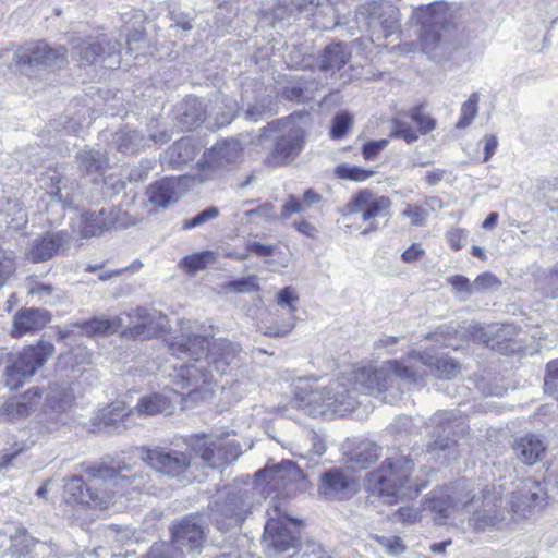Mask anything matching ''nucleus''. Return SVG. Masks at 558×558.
Returning a JSON list of instances; mask_svg holds the SVG:
<instances>
[{"label":"nucleus","instance_id":"obj_34","mask_svg":"<svg viewBox=\"0 0 558 558\" xmlns=\"http://www.w3.org/2000/svg\"><path fill=\"white\" fill-rule=\"evenodd\" d=\"M106 230H110L107 210L101 209L98 213L83 214L81 233L84 238L100 235Z\"/></svg>","mask_w":558,"mask_h":558},{"label":"nucleus","instance_id":"obj_52","mask_svg":"<svg viewBox=\"0 0 558 558\" xmlns=\"http://www.w3.org/2000/svg\"><path fill=\"white\" fill-rule=\"evenodd\" d=\"M412 119L421 134H427L436 128V120L425 114L421 107L412 108Z\"/></svg>","mask_w":558,"mask_h":558},{"label":"nucleus","instance_id":"obj_57","mask_svg":"<svg viewBox=\"0 0 558 558\" xmlns=\"http://www.w3.org/2000/svg\"><path fill=\"white\" fill-rule=\"evenodd\" d=\"M304 205L301 199L294 195H290L281 207L278 220H287L294 214L303 213Z\"/></svg>","mask_w":558,"mask_h":558},{"label":"nucleus","instance_id":"obj_25","mask_svg":"<svg viewBox=\"0 0 558 558\" xmlns=\"http://www.w3.org/2000/svg\"><path fill=\"white\" fill-rule=\"evenodd\" d=\"M64 490L65 494L69 495V499L73 502L95 505L101 508H106L116 494V492H112V496H100L96 487L84 485L81 476H72L69 478L64 484Z\"/></svg>","mask_w":558,"mask_h":558},{"label":"nucleus","instance_id":"obj_17","mask_svg":"<svg viewBox=\"0 0 558 558\" xmlns=\"http://www.w3.org/2000/svg\"><path fill=\"white\" fill-rule=\"evenodd\" d=\"M517 329L511 324L492 327L486 331L483 327H473L472 337L482 341L486 347L502 355H512L520 350V344L514 340Z\"/></svg>","mask_w":558,"mask_h":558},{"label":"nucleus","instance_id":"obj_3","mask_svg":"<svg viewBox=\"0 0 558 558\" xmlns=\"http://www.w3.org/2000/svg\"><path fill=\"white\" fill-rule=\"evenodd\" d=\"M307 126V113L300 111L260 128L259 140L272 142V149L265 162L270 167L292 163L305 146Z\"/></svg>","mask_w":558,"mask_h":558},{"label":"nucleus","instance_id":"obj_24","mask_svg":"<svg viewBox=\"0 0 558 558\" xmlns=\"http://www.w3.org/2000/svg\"><path fill=\"white\" fill-rule=\"evenodd\" d=\"M512 450L519 462L532 466L544 459L547 445L541 436L526 434L513 440Z\"/></svg>","mask_w":558,"mask_h":558},{"label":"nucleus","instance_id":"obj_28","mask_svg":"<svg viewBox=\"0 0 558 558\" xmlns=\"http://www.w3.org/2000/svg\"><path fill=\"white\" fill-rule=\"evenodd\" d=\"M174 409V402L169 396L155 392L142 397L134 410L138 415L153 416L158 414L171 415Z\"/></svg>","mask_w":558,"mask_h":558},{"label":"nucleus","instance_id":"obj_1","mask_svg":"<svg viewBox=\"0 0 558 558\" xmlns=\"http://www.w3.org/2000/svg\"><path fill=\"white\" fill-rule=\"evenodd\" d=\"M413 376L410 365L391 360L375 371L363 367L343 373L323 388L300 380L302 385L295 387L293 407L314 417L328 412L343 416L361 403L363 393L379 396L384 402L393 403L401 396L396 387L397 379H412Z\"/></svg>","mask_w":558,"mask_h":558},{"label":"nucleus","instance_id":"obj_23","mask_svg":"<svg viewBox=\"0 0 558 558\" xmlns=\"http://www.w3.org/2000/svg\"><path fill=\"white\" fill-rule=\"evenodd\" d=\"M51 320L47 310L26 307L19 310L12 319L11 336L23 337L43 329Z\"/></svg>","mask_w":558,"mask_h":558},{"label":"nucleus","instance_id":"obj_15","mask_svg":"<svg viewBox=\"0 0 558 558\" xmlns=\"http://www.w3.org/2000/svg\"><path fill=\"white\" fill-rule=\"evenodd\" d=\"M391 206V201L387 196H374L368 190H362L348 203L350 214H361L363 221H369V227L362 231V234L374 232L378 229L373 221L377 217L385 216Z\"/></svg>","mask_w":558,"mask_h":558},{"label":"nucleus","instance_id":"obj_60","mask_svg":"<svg viewBox=\"0 0 558 558\" xmlns=\"http://www.w3.org/2000/svg\"><path fill=\"white\" fill-rule=\"evenodd\" d=\"M245 216H258L266 221L278 220V215L276 214L275 206L271 203H264L254 209L246 210Z\"/></svg>","mask_w":558,"mask_h":558},{"label":"nucleus","instance_id":"obj_27","mask_svg":"<svg viewBox=\"0 0 558 558\" xmlns=\"http://www.w3.org/2000/svg\"><path fill=\"white\" fill-rule=\"evenodd\" d=\"M183 195L181 178H166L157 181L147 191L148 201L157 207L167 208Z\"/></svg>","mask_w":558,"mask_h":558},{"label":"nucleus","instance_id":"obj_62","mask_svg":"<svg viewBox=\"0 0 558 558\" xmlns=\"http://www.w3.org/2000/svg\"><path fill=\"white\" fill-rule=\"evenodd\" d=\"M448 282L452 286L457 293H462L464 296H469L474 293L472 282L462 275H454L449 277Z\"/></svg>","mask_w":558,"mask_h":558},{"label":"nucleus","instance_id":"obj_47","mask_svg":"<svg viewBox=\"0 0 558 558\" xmlns=\"http://www.w3.org/2000/svg\"><path fill=\"white\" fill-rule=\"evenodd\" d=\"M353 118L349 112H340L332 120L330 136L333 140L342 138L351 128Z\"/></svg>","mask_w":558,"mask_h":558},{"label":"nucleus","instance_id":"obj_6","mask_svg":"<svg viewBox=\"0 0 558 558\" xmlns=\"http://www.w3.org/2000/svg\"><path fill=\"white\" fill-rule=\"evenodd\" d=\"M258 495L255 487H229L214 501L210 508L211 520L222 532L239 527L255 509L259 501Z\"/></svg>","mask_w":558,"mask_h":558},{"label":"nucleus","instance_id":"obj_46","mask_svg":"<svg viewBox=\"0 0 558 558\" xmlns=\"http://www.w3.org/2000/svg\"><path fill=\"white\" fill-rule=\"evenodd\" d=\"M500 286L501 282L499 279L490 272H484L477 276L472 282L474 293L494 292L497 291Z\"/></svg>","mask_w":558,"mask_h":558},{"label":"nucleus","instance_id":"obj_39","mask_svg":"<svg viewBox=\"0 0 558 558\" xmlns=\"http://www.w3.org/2000/svg\"><path fill=\"white\" fill-rule=\"evenodd\" d=\"M132 414V410L125 411L124 407L114 404L108 413L102 414V423L108 432L121 433L126 429L125 420Z\"/></svg>","mask_w":558,"mask_h":558},{"label":"nucleus","instance_id":"obj_4","mask_svg":"<svg viewBox=\"0 0 558 558\" xmlns=\"http://www.w3.org/2000/svg\"><path fill=\"white\" fill-rule=\"evenodd\" d=\"M413 469L414 462L410 454L392 450L380 468L369 475L371 489L383 497L387 504H395L402 498H411L420 492L410 478Z\"/></svg>","mask_w":558,"mask_h":558},{"label":"nucleus","instance_id":"obj_56","mask_svg":"<svg viewBox=\"0 0 558 558\" xmlns=\"http://www.w3.org/2000/svg\"><path fill=\"white\" fill-rule=\"evenodd\" d=\"M219 215V210L217 207H208L205 210L197 214L195 217L187 219L183 222L182 228L187 230L192 228L199 227L204 225L205 222L217 218Z\"/></svg>","mask_w":558,"mask_h":558},{"label":"nucleus","instance_id":"obj_19","mask_svg":"<svg viewBox=\"0 0 558 558\" xmlns=\"http://www.w3.org/2000/svg\"><path fill=\"white\" fill-rule=\"evenodd\" d=\"M398 361L410 365V367L414 371V376L412 379H404L408 383H416L417 380L418 368L415 366V363L417 362L427 367L434 368L436 375L440 378H454L461 371L460 364L453 359L446 356L438 357L433 355L429 351L412 352L408 355L407 359Z\"/></svg>","mask_w":558,"mask_h":558},{"label":"nucleus","instance_id":"obj_22","mask_svg":"<svg viewBox=\"0 0 558 558\" xmlns=\"http://www.w3.org/2000/svg\"><path fill=\"white\" fill-rule=\"evenodd\" d=\"M546 493L541 484L532 478L522 480L511 495V509L514 513L526 517L536 508H542Z\"/></svg>","mask_w":558,"mask_h":558},{"label":"nucleus","instance_id":"obj_8","mask_svg":"<svg viewBox=\"0 0 558 558\" xmlns=\"http://www.w3.org/2000/svg\"><path fill=\"white\" fill-rule=\"evenodd\" d=\"M73 57L80 65L100 64L107 69H116L121 62V44L101 34L96 37L72 38Z\"/></svg>","mask_w":558,"mask_h":558},{"label":"nucleus","instance_id":"obj_41","mask_svg":"<svg viewBox=\"0 0 558 558\" xmlns=\"http://www.w3.org/2000/svg\"><path fill=\"white\" fill-rule=\"evenodd\" d=\"M478 101L480 95L475 92L462 104L460 118L456 124L458 129L468 128L473 122L478 111Z\"/></svg>","mask_w":558,"mask_h":558},{"label":"nucleus","instance_id":"obj_35","mask_svg":"<svg viewBox=\"0 0 558 558\" xmlns=\"http://www.w3.org/2000/svg\"><path fill=\"white\" fill-rule=\"evenodd\" d=\"M350 53L341 43L327 46L320 56V68L325 71L339 70L349 60Z\"/></svg>","mask_w":558,"mask_h":558},{"label":"nucleus","instance_id":"obj_42","mask_svg":"<svg viewBox=\"0 0 558 558\" xmlns=\"http://www.w3.org/2000/svg\"><path fill=\"white\" fill-rule=\"evenodd\" d=\"M120 326L119 318L106 319V318H93L84 322L81 327L86 333H105L114 332Z\"/></svg>","mask_w":558,"mask_h":558},{"label":"nucleus","instance_id":"obj_54","mask_svg":"<svg viewBox=\"0 0 558 558\" xmlns=\"http://www.w3.org/2000/svg\"><path fill=\"white\" fill-rule=\"evenodd\" d=\"M283 98L295 102H305L313 98V92L300 85L286 86L282 92Z\"/></svg>","mask_w":558,"mask_h":558},{"label":"nucleus","instance_id":"obj_20","mask_svg":"<svg viewBox=\"0 0 558 558\" xmlns=\"http://www.w3.org/2000/svg\"><path fill=\"white\" fill-rule=\"evenodd\" d=\"M458 426L457 416L453 411H438L427 424L428 434L432 440L427 444V451L446 450L456 444L450 436L453 428Z\"/></svg>","mask_w":558,"mask_h":558},{"label":"nucleus","instance_id":"obj_36","mask_svg":"<svg viewBox=\"0 0 558 558\" xmlns=\"http://www.w3.org/2000/svg\"><path fill=\"white\" fill-rule=\"evenodd\" d=\"M413 124L415 122L412 119V109L408 112L399 113L392 120V136L403 138L408 144L417 141L418 135Z\"/></svg>","mask_w":558,"mask_h":558},{"label":"nucleus","instance_id":"obj_26","mask_svg":"<svg viewBox=\"0 0 558 558\" xmlns=\"http://www.w3.org/2000/svg\"><path fill=\"white\" fill-rule=\"evenodd\" d=\"M65 243L62 233H46L36 238L27 248L25 257L29 263H44L52 258Z\"/></svg>","mask_w":558,"mask_h":558},{"label":"nucleus","instance_id":"obj_59","mask_svg":"<svg viewBox=\"0 0 558 558\" xmlns=\"http://www.w3.org/2000/svg\"><path fill=\"white\" fill-rule=\"evenodd\" d=\"M546 371L547 374L544 381L545 391L556 395L558 399V361L548 363Z\"/></svg>","mask_w":558,"mask_h":558},{"label":"nucleus","instance_id":"obj_13","mask_svg":"<svg viewBox=\"0 0 558 558\" xmlns=\"http://www.w3.org/2000/svg\"><path fill=\"white\" fill-rule=\"evenodd\" d=\"M354 21L357 31L373 29L380 26L385 37H388L396 34L400 28V12L397 7L388 1H373L356 9Z\"/></svg>","mask_w":558,"mask_h":558},{"label":"nucleus","instance_id":"obj_31","mask_svg":"<svg viewBox=\"0 0 558 558\" xmlns=\"http://www.w3.org/2000/svg\"><path fill=\"white\" fill-rule=\"evenodd\" d=\"M206 118V107L197 97H186L179 108L178 119L185 130H192Z\"/></svg>","mask_w":558,"mask_h":558},{"label":"nucleus","instance_id":"obj_38","mask_svg":"<svg viewBox=\"0 0 558 558\" xmlns=\"http://www.w3.org/2000/svg\"><path fill=\"white\" fill-rule=\"evenodd\" d=\"M240 153V143L235 140H227L217 143L210 151L211 159L219 166L235 161Z\"/></svg>","mask_w":558,"mask_h":558},{"label":"nucleus","instance_id":"obj_45","mask_svg":"<svg viewBox=\"0 0 558 558\" xmlns=\"http://www.w3.org/2000/svg\"><path fill=\"white\" fill-rule=\"evenodd\" d=\"M372 538L384 549L389 556H398L405 551L407 547L399 536H381L373 535Z\"/></svg>","mask_w":558,"mask_h":558},{"label":"nucleus","instance_id":"obj_63","mask_svg":"<svg viewBox=\"0 0 558 558\" xmlns=\"http://www.w3.org/2000/svg\"><path fill=\"white\" fill-rule=\"evenodd\" d=\"M402 215L409 219H411L412 225L414 226H424L426 222L427 210L423 209L417 205H407L405 209L402 211Z\"/></svg>","mask_w":558,"mask_h":558},{"label":"nucleus","instance_id":"obj_7","mask_svg":"<svg viewBox=\"0 0 558 558\" xmlns=\"http://www.w3.org/2000/svg\"><path fill=\"white\" fill-rule=\"evenodd\" d=\"M66 52L63 46L52 48L45 41H35L20 47L14 52L13 61L22 74L37 77L63 66L66 63Z\"/></svg>","mask_w":558,"mask_h":558},{"label":"nucleus","instance_id":"obj_9","mask_svg":"<svg viewBox=\"0 0 558 558\" xmlns=\"http://www.w3.org/2000/svg\"><path fill=\"white\" fill-rule=\"evenodd\" d=\"M54 352V347L49 341L40 340L35 345L25 348L16 359L7 366L4 372V385L15 390L35 375L46 361Z\"/></svg>","mask_w":558,"mask_h":558},{"label":"nucleus","instance_id":"obj_53","mask_svg":"<svg viewBox=\"0 0 558 558\" xmlns=\"http://www.w3.org/2000/svg\"><path fill=\"white\" fill-rule=\"evenodd\" d=\"M49 179L52 185L54 186V190L50 192V195L61 203L72 202L71 194L69 192L63 193V190L65 189L66 179L56 171L50 175Z\"/></svg>","mask_w":558,"mask_h":558},{"label":"nucleus","instance_id":"obj_10","mask_svg":"<svg viewBox=\"0 0 558 558\" xmlns=\"http://www.w3.org/2000/svg\"><path fill=\"white\" fill-rule=\"evenodd\" d=\"M143 460L156 472L179 482H191L195 478V462L191 453L172 448L156 447L146 449Z\"/></svg>","mask_w":558,"mask_h":558},{"label":"nucleus","instance_id":"obj_12","mask_svg":"<svg viewBox=\"0 0 558 558\" xmlns=\"http://www.w3.org/2000/svg\"><path fill=\"white\" fill-rule=\"evenodd\" d=\"M268 520L265 524L264 545L267 550H272L275 555L295 549L300 545V535L290 530L289 525L298 529L294 519L287 515L281 506L274 505L267 510Z\"/></svg>","mask_w":558,"mask_h":558},{"label":"nucleus","instance_id":"obj_5","mask_svg":"<svg viewBox=\"0 0 558 558\" xmlns=\"http://www.w3.org/2000/svg\"><path fill=\"white\" fill-rule=\"evenodd\" d=\"M448 11L447 3L437 2L417 8L412 15V20L421 26L418 37L422 50L434 59H440L451 50Z\"/></svg>","mask_w":558,"mask_h":558},{"label":"nucleus","instance_id":"obj_51","mask_svg":"<svg viewBox=\"0 0 558 558\" xmlns=\"http://www.w3.org/2000/svg\"><path fill=\"white\" fill-rule=\"evenodd\" d=\"M0 414L9 418H21L28 415L26 405L21 401L20 397L9 399L1 408Z\"/></svg>","mask_w":558,"mask_h":558},{"label":"nucleus","instance_id":"obj_64","mask_svg":"<svg viewBox=\"0 0 558 558\" xmlns=\"http://www.w3.org/2000/svg\"><path fill=\"white\" fill-rule=\"evenodd\" d=\"M391 429L397 434H414L417 433V426L413 423L411 416L401 415L398 416L391 424Z\"/></svg>","mask_w":558,"mask_h":558},{"label":"nucleus","instance_id":"obj_61","mask_svg":"<svg viewBox=\"0 0 558 558\" xmlns=\"http://www.w3.org/2000/svg\"><path fill=\"white\" fill-rule=\"evenodd\" d=\"M155 160L142 159L140 165L132 168L129 178L133 181H143L147 178L148 173L154 169Z\"/></svg>","mask_w":558,"mask_h":558},{"label":"nucleus","instance_id":"obj_48","mask_svg":"<svg viewBox=\"0 0 558 558\" xmlns=\"http://www.w3.org/2000/svg\"><path fill=\"white\" fill-rule=\"evenodd\" d=\"M210 259H213V253L209 251H205L185 256L182 259V265L189 271L195 272L206 268Z\"/></svg>","mask_w":558,"mask_h":558},{"label":"nucleus","instance_id":"obj_37","mask_svg":"<svg viewBox=\"0 0 558 558\" xmlns=\"http://www.w3.org/2000/svg\"><path fill=\"white\" fill-rule=\"evenodd\" d=\"M380 447L371 441H364L351 453L350 461L360 469H366L376 462L380 456Z\"/></svg>","mask_w":558,"mask_h":558},{"label":"nucleus","instance_id":"obj_21","mask_svg":"<svg viewBox=\"0 0 558 558\" xmlns=\"http://www.w3.org/2000/svg\"><path fill=\"white\" fill-rule=\"evenodd\" d=\"M172 549L185 547L187 551L199 550L204 541V526L198 514L189 515L172 525Z\"/></svg>","mask_w":558,"mask_h":558},{"label":"nucleus","instance_id":"obj_55","mask_svg":"<svg viewBox=\"0 0 558 558\" xmlns=\"http://www.w3.org/2000/svg\"><path fill=\"white\" fill-rule=\"evenodd\" d=\"M227 288L233 292L245 293L257 291L259 286L255 276H248L228 282Z\"/></svg>","mask_w":558,"mask_h":558},{"label":"nucleus","instance_id":"obj_29","mask_svg":"<svg viewBox=\"0 0 558 558\" xmlns=\"http://www.w3.org/2000/svg\"><path fill=\"white\" fill-rule=\"evenodd\" d=\"M74 402V392L69 383L50 384L45 399V407L53 412H66Z\"/></svg>","mask_w":558,"mask_h":558},{"label":"nucleus","instance_id":"obj_30","mask_svg":"<svg viewBox=\"0 0 558 558\" xmlns=\"http://www.w3.org/2000/svg\"><path fill=\"white\" fill-rule=\"evenodd\" d=\"M130 468L120 462H112L111 465L106 466L104 470H99L100 477H108L110 482V486L117 488H125L129 485H134V488H140L145 484V475L143 474H133V475H124L122 472L124 470H129Z\"/></svg>","mask_w":558,"mask_h":558},{"label":"nucleus","instance_id":"obj_11","mask_svg":"<svg viewBox=\"0 0 558 558\" xmlns=\"http://www.w3.org/2000/svg\"><path fill=\"white\" fill-rule=\"evenodd\" d=\"M459 502L471 514L469 522L476 531L495 527L505 519L501 498L488 487L478 489L470 498Z\"/></svg>","mask_w":558,"mask_h":558},{"label":"nucleus","instance_id":"obj_44","mask_svg":"<svg viewBox=\"0 0 558 558\" xmlns=\"http://www.w3.org/2000/svg\"><path fill=\"white\" fill-rule=\"evenodd\" d=\"M36 541L25 529H17L15 534L11 536V549L14 555L25 556L34 547Z\"/></svg>","mask_w":558,"mask_h":558},{"label":"nucleus","instance_id":"obj_14","mask_svg":"<svg viewBox=\"0 0 558 558\" xmlns=\"http://www.w3.org/2000/svg\"><path fill=\"white\" fill-rule=\"evenodd\" d=\"M191 450L209 468H221L241 454V446L227 437L196 436Z\"/></svg>","mask_w":558,"mask_h":558},{"label":"nucleus","instance_id":"obj_58","mask_svg":"<svg viewBox=\"0 0 558 558\" xmlns=\"http://www.w3.org/2000/svg\"><path fill=\"white\" fill-rule=\"evenodd\" d=\"M143 558H181L168 543H155Z\"/></svg>","mask_w":558,"mask_h":558},{"label":"nucleus","instance_id":"obj_43","mask_svg":"<svg viewBox=\"0 0 558 558\" xmlns=\"http://www.w3.org/2000/svg\"><path fill=\"white\" fill-rule=\"evenodd\" d=\"M335 174L341 180L363 182L369 179L374 174V171L365 170L357 166H349L347 163H342L336 167Z\"/></svg>","mask_w":558,"mask_h":558},{"label":"nucleus","instance_id":"obj_2","mask_svg":"<svg viewBox=\"0 0 558 558\" xmlns=\"http://www.w3.org/2000/svg\"><path fill=\"white\" fill-rule=\"evenodd\" d=\"M168 347L172 355L191 360V363L180 367L178 374L182 380L181 387L190 392L215 383V374H227L229 368L238 365L241 352L238 344L227 339L209 342L201 335H177L168 340Z\"/></svg>","mask_w":558,"mask_h":558},{"label":"nucleus","instance_id":"obj_40","mask_svg":"<svg viewBox=\"0 0 558 558\" xmlns=\"http://www.w3.org/2000/svg\"><path fill=\"white\" fill-rule=\"evenodd\" d=\"M76 160L81 169L87 174L99 172L107 162L105 156L95 149L81 150L76 156Z\"/></svg>","mask_w":558,"mask_h":558},{"label":"nucleus","instance_id":"obj_18","mask_svg":"<svg viewBox=\"0 0 558 558\" xmlns=\"http://www.w3.org/2000/svg\"><path fill=\"white\" fill-rule=\"evenodd\" d=\"M129 317L130 333L136 338H154L169 327L167 316L156 310L137 307L129 313Z\"/></svg>","mask_w":558,"mask_h":558},{"label":"nucleus","instance_id":"obj_16","mask_svg":"<svg viewBox=\"0 0 558 558\" xmlns=\"http://www.w3.org/2000/svg\"><path fill=\"white\" fill-rule=\"evenodd\" d=\"M356 486L350 471L331 468L320 474L318 494L327 500H345L356 493Z\"/></svg>","mask_w":558,"mask_h":558},{"label":"nucleus","instance_id":"obj_50","mask_svg":"<svg viewBox=\"0 0 558 558\" xmlns=\"http://www.w3.org/2000/svg\"><path fill=\"white\" fill-rule=\"evenodd\" d=\"M257 478L267 482L271 488H278L281 482L288 480V471L281 466H276L271 470H262L256 473Z\"/></svg>","mask_w":558,"mask_h":558},{"label":"nucleus","instance_id":"obj_32","mask_svg":"<svg viewBox=\"0 0 558 558\" xmlns=\"http://www.w3.org/2000/svg\"><path fill=\"white\" fill-rule=\"evenodd\" d=\"M113 145L122 154H136L147 146V138L137 130L123 128L113 135Z\"/></svg>","mask_w":558,"mask_h":558},{"label":"nucleus","instance_id":"obj_33","mask_svg":"<svg viewBox=\"0 0 558 558\" xmlns=\"http://www.w3.org/2000/svg\"><path fill=\"white\" fill-rule=\"evenodd\" d=\"M197 154V149L194 146L191 138L183 137L175 141L167 151V162L174 169H179L181 166L192 161Z\"/></svg>","mask_w":558,"mask_h":558},{"label":"nucleus","instance_id":"obj_49","mask_svg":"<svg viewBox=\"0 0 558 558\" xmlns=\"http://www.w3.org/2000/svg\"><path fill=\"white\" fill-rule=\"evenodd\" d=\"M135 219L121 208L108 210V223L110 229H123L135 223Z\"/></svg>","mask_w":558,"mask_h":558}]
</instances>
